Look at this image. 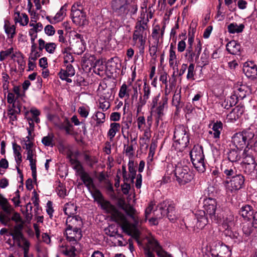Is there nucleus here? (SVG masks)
Masks as SVG:
<instances>
[{"label":"nucleus","mask_w":257,"mask_h":257,"mask_svg":"<svg viewBox=\"0 0 257 257\" xmlns=\"http://www.w3.org/2000/svg\"><path fill=\"white\" fill-rule=\"evenodd\" d=\"M81 180L83 181L84 184L87 188L88 190H90L92 187L95 186L93 179L90 177L89 174L85 171L79 175Z\"/></svg>","instance_id":"obj_28"},{"label":"nucleus","mask_w":257,"mask_h":257,"mask_svg":"<svg viewBox=\"0 0 257 257\" xmlns=\"http://www.w3.org/2000/svg\"><path fill=\"white\" fill-rule=\"evenodd\" d=\"M244 28V25L242 24L237 25L235 23L230 24L227 26L228 31L229 33H239L243 31Z\"/></svg>","instance_id":"obj_36"},{"label":"nucleus","mask_w":257,"mask_h":257,"mask_svg":"<svg viewBox=\"0 0 257 257\" xmlns=\"http://www.w3.org/2000/svg\"><path fill=\"white\" fill-rule=\"evenodd\" d=\"M110 104L109 101L104 98H100L99 100L98 108L103 111L107 110L110 107Z\"/></svg>","instance_id":"obj_56"},{"label":"nucleus","mask_w":257,"mask_h":257,"mask_svg":"<svg viewBox=\"0 0 257 257\" xmlns=\"http://www.w3.org/2000/svg\"><path fill=\"white\" fill-rule=\"evenodd\" d=\"M222 213L223 214V217L221 218V219L223 220L222 223L223 227L225 230L231 229L232 227L234 225V216L231 213L227 214L225 216L223 212Z\"/></svg>","instance_id":"obj_27"},{"label":"nucleus","mask_w":257,"mask_h":257,"mask_svg":"<svg viewBox=\"0 0 257 257\" xmlns=\"http://www.w3.org/2000/svg\"><path fill=\"white\" fill-rule=\"evenodd\" d=\"M225 234L229 236L231 238L235 240V241L240 242L241 241V238L239 236V233L236 231H232L231 229L225 230Z\"/></svg>","instance_id":"obj_54"},{"label":"nucleus","mask_w":257,"mask_h":257,"mask_svg":"<svg viewBox=\"0 0 257 257\" xmlns=\"http://www.w3.org/2000/svg\"><path fill=\"white\" fill-rule=\"evenodd\" d=\"M227 51L232 55H239L241 48L240 45L235 41H231L228 42L226 46Z\"/></svg>","instance_id":"obj_29"},{"label":"nucleus","mask_w":257,"mask_h":257,"mask_svg":"<svg viewBox=\"0 0 257 257\" xmlns=\"http://www.w3.org/2000/svg\"><path fill=\"white\" fill-rule=\"evenodd\" d=\"M71 17L73 23L79 26L86 24V15L82 10L76 9L75 5H73L71 8Z\"/></svg>","instance_id":"obj_12"},{"label":"nucleus","mask_w":257,"mask_h":257,"mask_svg":"<svg viewBox=\"0 0 257 257\" xmlns=\"http://www.w3.org/2000/svg\"><path fill=\"white\" fill-rule=\"evenodd\" d=\"M90 108L89 106H80L78 109V112L82 117L86 118L89 113Z\"/></svg>","instance_id":"obj_61"},{"label":"nucleus","mask_w":257,"mask_h":257,"mask_svg":"<svg viewBox=\"0 0 257 257\" xmlns=\"http://www.w3.org/2000/svg\"><path fill=\"white\" fill-rule=\"evenodd\" d=\"M133 33V40L138 44L140 53L144 54L145 46L148 33L147 23L145 21H138L136 25Z\"/></svg>","instance_id":"obj_3"},{"label":"nucleus","mask_w":257,"mask_h":257,"mask_svg":"<svg viewBox=\"0 0 257 257\" xmlns=\"http://www.w3.org/2000/svg\"><path fill=\"white\" fill-rule=\"evenodd\" d=\"M13 93L16 95V98H23L25 96V92L21 90V86L15 85L13 88Z\"/></svg>","instance_id":"obj_55"},{"label":"nucleus","mask_w":257,"mask_h":257,"mask_svg":"<svg viewBox=\"0 0 257 257\" xmlns=\"http://www.w3.org/2000/svg\"><path fill=\"white\" fill-rule=\"evenodd\" d=\"M11 220L14 221L16 223L15 225L22 224V229L24 228V222L20 214L18 212H15L11 218H10Z\"/></svg>","instance_id":"obj_57"},{"label":"nucleus","mask_w":257,"mask_h":257,"mask_svg":"<svg viewBox=\"0 0 257 257\" xmlns=\"http://www.w3.org/2000/svg\"><path fill=\"white\" fill-rule=\"evenodd\" d=\"M63 210L66 215L71 217L76 213L77 206L74 203L70 202L65 204Z\"/></svg>","instance_id":"obj_34"},{"label":"nucleus","mask_w":257,"mask_h":257,"mask_svg":"<svg viewBox=\"0 0 257 257\" xmlns=\"http://www.w3.org/2000/svg\"><path fill=\"white\" fill-rule=\"evenodd\" d=\"M205 212V210H198L195 213L197 219L196 226L198 228L202 229L208 223Z\"/></svg>","instance_id":"obj_22"},{"label":"nucleus","mask_w":257,"mask_h":257,"mask_svg":"<svg viewBox=\"0 0 257 257\" xmlns=\"http://www.w3.org/2000/svg\"><path fill=\"white\" fill-rule=\"evenodd\" d=\"M254 137V134L249 131H244L235 134L232 137V142L237 149H241L247 142Z\"/></svg>","instance_id":"obj_9"},{"label":"nucleus","mask_w":257,"mask_h":257,"mask_svg":"<svg viewBox=\"0 0 257 257\" xmlns=\"http://www.w3.org/2000/svg\"><path fill=\"white\" fill-rule=\"evenodd\" d=\"M161 210H163L165 216L171 222H175L179 217V214L175 209V204L172 201L165 200L159 205Z\"/></svg>","instance_id":"obj_10"},{"label":"nucleus","mask_w":257,"mask_h":257,"mask_svg":"<svg viewBox=\"0 0 257 257\" xmlns=\"http://www.w3.org/2000/svg\"><path fill=\"white\" fill-rule=\"evenodd\" d=\"M172 104L176 108V110L179 111L183 106V102L181 100L180 91H175L172 99Z\"/></svg>","instance_id":"obj_33"},{"label":"nucleus","mask_w":257,"mask_h":257,"mask_svg":"<svg viewBox=\"0 0 257 257\" xmlns=\"http://www.w3.org/2000/svg\"><path fill=\"white\" fill-rule=\"evenodd\" d=\"M257 226L254 225L252 223H244L242 226V231L246 236H248L252 232L254 228H256Z\"/></svg>","instance_id":"obj_41"},{"label":"nucleus","mask_w":257,"mask_h":257,"mask_svg":"<svg viewBox=\"0 0 257 257\" xmlns=\"http://www.w3.org/2000/svg\"><path fill=\"white\" fill-rule=\"evenodd\" d=\"M174 139L175 141L173 146L175 149L180 152L183 151L189 143L187 128L183 125L177 126L174 131Z\"/></svg>","instance_id":"obj_4"},{"label":"nucleus","mask_w":257,"mask_h":257,"mask_svg":"<svg viewBox=\"0 0 257 257\" xmlns=\"http://www.w3.org/2000/svg\"><path fill=\"white\" fill-rule=\"evenodd\" d=\"M66 69H61L59 73L60 79H66L67 77H72L75 75V71L70 64H65Z\"/></svg>","instance_id":"obj_26"},{"label":"nucleus","mask_w":257,"mask_h":257,"mask_svg":"<svg viewBox=\"0 0 257 257\" xmlns=\"http://www.w3.org/2000/svg\"><path fill=\"white\" fill-rule=\"evenodd\" d=\"M244 180V176L238 174L233 177L229 182L225 181L224 185L228 191L235 192L243 187Z\"/></svg>","instance_id":"obj_11"},{"label":"nucleus","mask_w":257,"mask_h":257,"mask_svg":"<svg viewBox=\"0 0 257 257\" xmlns=\"http://www.w3.org/2000/svg\"><path fill=\"white\" fill-rule=\"evenodd\" d=\"M176 180L180 185H184L191 182L193 178L192 172L189 167L182 163L176 165L173 170Z\"/></svg>","instance_id":"obj_8"},{"label":"nucleus","mask_w":257,"mask_h":257,"mask_svg":"<svg viewBox=\"0 0 257 257\" xmlns=\"http://www.w3.org/2000/svg\"><path fill=\"white\" fill-rule=\"evenodd\" d=\"M66 6L64 5L61 8L60 10L57 13V14L54 17V21H56V23L62 21L66 15Z\"/></svg>","instance_id":"obj_46"},{"label":"nucleus","mask_w":257,"mask_h":257,"mask_svg":"<svg viewBox=\"0 0 257 257\" xmlns=\"http://www.w3.org/2000/svg\"><path fill=\"white\" fill-rule=\"evenodd\" d=\"M149 242L154 247V249L157 253V254L160 257H172L170 254H168L167 252L164 251L161 246L160 245L159 242L155 238H151L149 239Z\"/></svg>","instance_id":"obj_24"},{"label":"nucleus","mask_w":257,"mask_h":257,"mask_svg":"<svg viewBox=\"0 0 257 257\" xmlns=\"http://www.w3.org/2000/svg\"><path fill=\"white\" fill-rule=\"evenodd\" d=\"M76 245L71 244L69 245L66 244L62 243L59 245V251L63 254L69 256V257L76 256L75 251L76 250Z\"/></svg>","instance_id":"obj_20"},{"label":"nucleus","mask_w":257,"mask_h":257,"mask_svg":"<svg viewBox=\"0 0 257 257\" xmlns=\"http://www.w3.org/2000/svg\"><path fill=\"white\" fill-rule=\"evenodd\" d=\"M120 125L118 123L112 122L110 123V128L107 132V136L109 138L110 141L113 140L117 132L119 131Z\"/></svg>","instance_id":"obj_35"},{"label":"nucleus","mask_w":257,"mask_h":257,"mask_svg":"<svg viewBox=\"0 0 257 257\" xmlns=\"http://www.w3.org/2000/svg\"><path fill=\"white\" fill-rule=\"evenodd\" d=\"M228 166L226 167L222 166L221 170L227 178H232L235 175H237V170L233 165L230 166V163H228Z\"/></svg>","instance_id":"obj_32"},{"label":"nucleus","mask_w":257,"mask_h":257,"mask_svg":"<svg viewBox=\"0 0 257 257\" xmlns=\"http://www.w3.org/2000/svg\"><path fill=\"white\" fill-rule=\"evenodd\" d=\"M0 205L2 206L3 210L8 214H10L11 211V207L9 204L8 200L0 194Z\"/></svg>","instance_id":"obj_42"},{"label":"nucleus","mask_w":257,"mask_h":257,"mask_svg":"<svg viewBox=\"0 0 257 257\" xmlns=\"http://www.w3.org/2000/svg\"><path fill=\"white\" fill-rule=\"evenodd\" d=\"M58 195L61 198H64L67 195V190L62 184H60L56 188Z\"/></svg>","instance_id":"obj_60"},{"label":"nucleus","mask_w":257,"mask_h":257,"mask_svg":"<svg viewBox=\"0 0 257 257\" xmlns=\"http://www.w3.org/2000/svg\"><path fill=\"white\" fill-rule=\"evenodd\" d=\"M128 171L130 173V177L131 178L132 181L136 178V168L134 165V162L132 160H130L128 164Z\"/></svg>","instance_id":"obj_50"},{"label":"nucleus","mask_w":257,"mask_h":257,"mask_svg":"<svg viewBox=\"0 0 257 257\" xmlns=\"http://www.w3.org/2000/svg\"><path fill=\"white\" fill-rule=\"evenodd\" d=\"M195 65L193 63H190L187 68L186 78L189 80H194L195 79Z\"/></svg>","instance_id":"obj_49"},{"label":"nucleus","mask_w":257,"mask_h":257,"mask_svg":"<svg viewBox=\"0 0 257 257\" xmlns=\"http://www.w3.org/2000/svg\"><path fill=\"white\" fill-rule=\"evenodd\" d=\"M129 90L128 89L126 84L123 83L120 88L119 91V97L121 98H123L125 96H129Z\"/></svg>","instance_id":"obj_58"},{"label":"nucleus","mask_w":257,"mask_h":257,"mask_svg":"<svg viewBox=\"0 0 257 257\" xmlns=\"http://www.w3.org/2000/svg\"><path fill=\"white\" fill-rule=\"evenodd\" d=\"M250 93L251 89L249 87L244 85H241L239 86H237L234 90V95L232 96L233 98L234 97H236V99L237 100H241Z\"/></svg>","instance_id":"obj_19"},{"label":"nucleus","mask_w":257,"mask_h":257,"mask_svg":"<svg viewBox=\"0 0 257 257\" xmlns=\"http://www.w3.org/2000/svg\"><path fill=\"white\" fill-rule=\"evenodd\" d=\"M22 224L15 225L10 229L9 235L12 237L13 241L15 243V246L23 250L30 248V242L25 237L23 232Z\"/></svg>","instance_id":"obj_7"},{"label":"nucleus","mask_w":257,"mask_h":257,"mask_svg":"<svg viewBox=\"0 0 257 257\" xmlns=\"http://www.w3.org/2000/svg\"><path fill=\"white\" fill-rule=\"evenodd\" d=\"M168 98L166 96H163L159 102V105L157 108V113L158 118H161L163 115L164 108L167 105Z\"/></svg>","instance_id":"obj_39"},{"label":"nucleus","mask_w":257,"mask_h":257,"mask_svg":"<svg viewBox=\"0 0 257 257\" xmlns=\"http://www.w3.org/2000/svg\"><path fill=\"white\" fill-rule=\"evenodd\" d=\"M66 228L81 230L83 222L79 216L68 217L66 220Z\"/></svg>","instance_id":"obj_17"},{"label":"nucleus","mask_w":257,"mask_h":257,"mask_svg":"<svg viewBox=\"0 0 257 257\" xmlns=\"http://www.w3.org/2000/svg\"><path fill=\"white\" fill-rule=\"evenodd\" d=\"M169 66L173 69L178 67L177 58L175 50L169 51Z\"/></svg>","instance_id":"obj_40"},{"label":"nucleus","mask_w":257,"mask_h":257,"mask_svg":"<svg viewBox=\"0 0 257 257\" xmlns=\"http://www.w3.org/2000/svg\"><path fill=\"white\" fill-rule=\"evenodd\" d=\"M212 255L214 257H229L231 255V251L228 246L220 242H217L215 250H212Z\"/></svg>","instance_id":"obj_16"},{"label":"nucleus","mask_w":257,"mask_h":257,"mask_svg":"<svg viewBox=\"0 0 257 257\" xmlns=\"http://www.w3.org/2000/svg\"><path fill=\"white\" fill-rule=\"evenodd\" d=\"M84 159L86 164L90 167H92L95 164L97 163V159L95 157L91 156L86 154L84 155Z\"/></svg>","instance_id":"obj_51"},{"label":"nucleus","mask_w":257,"mask_h":257,"mask_svg":"<svg viewBox=\"0 0 257 257\" xmlns=\"http://www.w3.org/2000/svg\"><path fill=\"white\" fill-rule=\"evenodd\" d=\"M194 37L193 36H189L188 39V43L189 46L186 50L185 56L188 57L189 55L194 51L193 48Z\"/></svg>","instance_id":"obj_53"},{"label":"nucleus","mask_w":257,"mask_h":257,"mask_svg":"<svg viewBox=\"0 0 257 257\" xmlns=\"http://www.w3.org/2000/svg\"><path fill=\"white\" fill-rule=\"evenodd\" d=\"M13 149L17 165H20L22 161V157L21 153V147L20 146L14 144L13 145Z\"/></svg>","instance_id":"obj_38"},{"label":"nucleus","mask_w":257,"mask_h":257,"mask_svg":"<svg viewBox=\"0 0 257 257\" xmlns=\"http://www.w3.org/2000/svg\"><path fill=\"white\" fill-rule=\"evenodd\" d=\"M14 52L13 48L11 47L0 52V61L4 60L7 57L10 56Z\"/></svg>","instance_id":"obj_64"},{"label":"nucleus","mask_w":257,"mask_h":257,"mask_svg":"<svg viewBox=\"0 0 257 257\" xmlns=\"http://www.w3.org/2000/svg\"><path fill=\"white\" fill-rule=\"evenodd\" d=\"M54 137L53 134H48V136L42 138V143L45 146L53 147L54 145Z\"/></svg>","instance_id":"obj_44"},{"label":"nucleus","mask_w":257,"mask_h":257,"mask_svg":"<svg viewBox=\"0 0 257 257\" xmlns=\"http://www.w3.org/2000/svg\"><path fill=\"white\" fill-rule=\"evenodd\" d=\"M243 70L248 78L254 79L257 77V67L251 62H246L243 66Z\"/></svg>","instance_id":"obj_18"},{"label":"nucleus","mask_w":257,"mask_h":257,"mask_svg":"<svg viewBox=\"0 0 257 257\" xmlns=\"http://www.w3.org/2000/svg\"><path fill=\"white\" fill-rule=\"evenodd\" d=\"M243 159L244 161L242 163L249 162V163H255L256 160L255 158L253 157L251 153H249L248 151L245 150L243 153Z\"/></svg>","instance_id":"obj_52"},{"label":"nucleus","mask_w":257,"mask_h":257,"mask_svg":"<svg viewBox=\"0 0 257 257\" xmlns=\"http://www.w3.org/2000/svg\"><path fill=\"white\" fill-rule=\"evenodd\" d=\"M6 33L9 38H13L16 34V28L13 25L6 23L4 26Z\"/></svg>","instance_id":"obj_43"},{"label":"nucleus","mask_w":257,"mask_h":257,"mask_svg":"<svg viewBox=\"0 0 257 257\" xmlns=\"http://www.w3.org/2000/svg\"><path fill=\"white\" fill-rule=\"evenodd\" d=\"M236 103V101L234 100L233 96L230 97V99H227L222 104V107L225 109H229L230 107L234 105Z\"/></svg>","instance_id":"obj_63"},{"label":"nucleus","mask_w":257,"mask_h":257,"mask_svg":"<svg viewBox=\"0 0 257 257\" xmlns=\"http://www.w3.org/2000/svg\"><path fill=\"white\" fill-rule=\"evenodd\" d=\"M111 8L118 16H124L128 12L127 0H112Z\"/></svg>","instance_id":"obj_13"},{"label":"nucleus","mask_w":257,"mask_h":257,"mask_svg":"<svg viewBox=\"0 0 257 257\" xmlns=\"http://www.w3.org/2000/svg\"><path fill=\"white\" fill-rule=\"evenodd\" d=\"M160 27L159 25H156L153 29L152 33V38L155 40V42H159Z\"/></svg>","instance_id":"obj_62"},{"label":"nucleus","mask_w":257,"mask_h":257,"mask_svg":"<svg viewBox=\"0 0 257 257\" xmlns=\"http://www.w3.org/2000/svg\"><path fill=\"white\" fill-rule=\"evenodd\" d=\"M94 117L96 118L97 125L103 123L105 121V114L99 111L95 112L93 116Z\"/></svg>","instance_id":"obj_47"},{"label":"nucleus","mask_w":257,"mask_h":257,"mask_svg":"<svg viewBox=\"0 0 257 257\" xmlns=\"http://www.w3.org/2000/svg\"><path fill=\"white\" fill-rule=\"evenodd\" d=\"M150 95L151 87L145 82L143 86V93L140 96L138 102L136 105L138 113L141 111L143 106L146 104Z\"/></svg>","instance_id":"obj_15"},{"label":"nucleus","mask_w":257,"mask_h":257,"mask_svg":"<svg viewBox=\"0 0 257 257\" xmlns=\"http://www.w3.org/2000/svg\"><path fill=\"white\" fill-rule=\"evenodd\" d=\"M223 129V124L220 121H217L214 123L212 125V131L209 132V135L211 136L214 139L216 140V141L219 139L221 132Z\"/></svg>","instance_id":"obj_23"},{"label":"nucleus","mask_w":257,"mask_h":257,"mask_svg":"<svg viewBox=\"0 0 257 257\" xmlns=\"http://www.w3.org/2000/svg\"><path fill=\"white\" fill-rule=\"evenodd\" d=\"M13 18L15 22L19 23L21 25L26 26L29 22V18L25 13L21 14L20 12L15 10L13 15Z\"/></svg>","instance_id":"obj_25"},{"label":"nucleus","mask_w":257,"mask_h":257,"mask_svg":"<svg viewBox=\"0 0 257 257\" xmlns=\"http://www.w3.org/2000/svg\"><path fill=\"white\" fill-rule=\"evenodd\" d=\"M240 149H233L230 150L227 153V158L230 163H236L241 159Z\"/></svg>","instance_id":"obj_30"},{"label":"nucleus","mask_w":257,"mask_h":257,"mask_svg":"<svg viewBox=\"0 0 257 257\" xmlns=\"http://www.w3.org/2000/svg\"><path fill=\"white\" fill-rule=\"evenodd\" d=\"M89 191L105 213L112 216L116 220H120L124 221L123 218H121L122 216H120V214L117 212L116 207L109 201L105 200L101 192L95 186L92 187Z\"/></svg>","instance_id":"obj_2"},{"label":"nucleus","mask_w":257,"mask_h":257,"mask_svg":"<svg viewBox=\"0 0 257 257\" xmlns=\"http://www.w3.org/2000/svg\"><path fill=\"white\" fill-rule=\"evenodd\" d=\"M191 162L194 168L199 173H203L206 170V164L205 162L204 155L202 147L195 146L190 152Z\"/></svg>","instance_id":"obj_6"},{"label":"nucleus","mask_w":257,"mask_h":257,"mask_svg":"<svg viewBox=\"0 0 257 257\" xmlns=\"http://www.w3.org/2000/svg\"><path fill=\"white\" fill-rule=\"evenodd\" d=\"M65 234L67 241L73 245H77L82 236L81 230L69 228H65Z\"/></svg>","instance_id":"obj_14"},{"label":"nucleus","mask_w":257,"mask_h":257,"mask_svg":"<svg viewBox=\"0 0 257 257\" xmlns=\"http://www.w3.org/2000/svg\"><path fill=\"white\" fill-rule=\"evenodd\" d=\"M134 144H132L130 146L124 145V152L126 156L128 157L130 160L134 156Z\"/></svg>","instance_id":"obj_59"},{"label":"nucleus","mask_w":257,"mask_h":257,"mask_svg":"<svg viewBox=\"0 0 257 257\" xmlns=\"http://www.w3.org/2000/svg\"><path fill=\"white\" fill-rule=\"evenodd\" d=\"M242 168L244 173L250 177H255L257 174L255 163L249 162L242 163Z\"/></svg>","instance_id":"obj_21"},{"label":"nucleus","mask_w":257,"mask_h":257,"mask_svg":"<svg viewBox=\"0 0 257 257\" xmlns=\"http://www.w3.org/2000/svg\"><path fill=\"white\" fill-rule=\"evenodd\" d=\"M72 46L73 51L75 54L81 55L84 52V47L81 40L77 41L74 45H72Z\"/></svg>","instance_id":"obj_45"},{"label":"nucleus","mask_w":257,"mask_h":257,"mask_svg":"<svg viewBox=\"0 0 257 257\" xmlns=\"http://www.w3.org/2000/svg\"><path fill=\"white\" fill-rule=\"evenodd\" d=\"M253 213L252 207L249 205L242 206L240 210V214L243 218H249Z\"/></svg>","instance_id":"obj_37"},{"label":"nucleus","mask_w":257,"mask_h":257,"mask_svg":"<svg viewBox=\"0 0 257 257\" xmlns=\"http://www.w3.org/2000/svg\"><path fill=\"white\" fill-rule=\"evenodd\" d=\"M124 210L126 214L133 220L134 222L133 223H130L127 221L125 216L122 213L120 212L117 208L116 210L117 212L121 215L120 216H122L121 218H123L124 221L121 220L120 221V220H116L112 216H111V219L113 221L119 224L124 232L137 239L140 234L138 228V226L140 219L137 216V211L133 206L131 205L127 206L125 207Z\"/></svg>","instance_id":"obj_1"},{"label":"nucleus","mask_w":257,"mask_h":257,"mask_svg":"<svg viewBox=\"0 0 257 257\" xmlns=\"http://www.w3.org/2000/svg\"><path fill=\"white\" fill-rule=\"evenodd\" d=\"M159 43L155 42L151 46H149V52L152 59L155 60L157 58V52Z\"/></svg>","instance_id":"obj_48"},{"label":"nucleus","mask_w":257,"mask_h":257,"mask_svg":"<svg viewBox=\"0 0 257 257\" xmlns=\"http://www.w3.org/2000/svg\"><path fill=\"white\" fill-rule=\"evenodd\" d=\"M201 50L202 44L201 42L198 41L195 46L194 51L188 57L189 60L191 62H193L194 60L197 61L199 59Z\"/></svg>","instance_id":"obj_31"},{"label":"nucleus","mask_w":257,"mask_h":257,"mask_svg":"<svg viewBox=\"0 0 257 257\" xmlns=\"http://www.w3.org/2000/svg\"><path fill=\"white\" fill-rule=\"evenodd\" d=\"M203 207L206 213L210 219L214 221H219L223 217L222 210L218 207V204L215 199L208 198L204 200Z\"/></svg>","instance_id":"obj_5"}]
</instances>
